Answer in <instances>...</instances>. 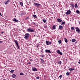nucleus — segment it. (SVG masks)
Masks as SVG:
<instances>
[{"label":"nucleus","mask_w":80,"mask_h":80,"mask_svg":"<svg viewBox=\"0 0 80 80\" xmlns=\"http://www.w3.org/2000/svg\"><path fill=\"white\" fill-rule=\"evenodd\" d=\"M66 60H67V59H66Z\"/></svg>","instance_id":"46"},{"label":"nucleus","mask_w":80,"mask_h":80,"mask_svg":"<svg viewBox=\"0 0 80 80\" xmlns=\"http://www.w3.org/2000/svg\"><path fill=\"white\" fill-rule=\"evenodd\" d=\"M14 42L16 43V45L17 47H18V48H19V46H18V42L17 41L15 40V41H14Z\"/></svg>","instance_id":"5"},{"label":"nucleus","mask_w":80,"mask_h":80,"mask_svg":"<svg viewBox=\"0 0 80 80\" xmlns=\"http://www.w3.org/2000/svg\"><path fill=\"white\" fill-rule=\"evenodd\" d=\"M45 52H46V53H51V51L49 50L46 49L45 50Z\"/></svg>","instance_id":"10"},{"label":"nucleus","mask_w":80,"mask_h":80,"mask_svg":"<svg viewBox=\"0 0 80 80\" xmlns=\"http://www.w3.org/2000/svg\"><path fill=\"white\" fill-rule=\"evenodd\" d=\"M4 33V32H2L1 33L2 34V35H3V34Z\"/></svg>","instance_id":"37"},{"label":"nucleus","mask_w":80,"mask_h":80,"mask_svg":"<svg viewBox=\"0 0 80 80\" xmlns=\"http://www.w3.org/2000/svg\"><path fill=\"white\" fill-rule=\"evenodd\" d=\"M56 0H55V1H56Z\"/></svg>","instance_id":"44"},{"label":"nucleus","mask_w":80,"mask_h":80,"mask_svg":"<svg viewBox=\"0 0 80 80\" xmlns=\"http://www.w3.org/2000/svg\"><path fill=\"white\" fill-rule=\"evenodd\" d=\"M32 16L34 17V18H37V16L35 15H33Z\"/></svg>","instance_id":"26"},{"label":"nucleus","mask_w":80,"mask_h":80,"mask_svg":"<svg viewBox=\"0 0 80 80\" xmlns=\"http://www.w3.org/2000/svg\"><path fill=\"white\" fill-rule=\"evenodd\" d=\"M20 75H23V73L22 72H21L20 73Z\"/></svg>","instance_id":"30"},{"label":"nucleus","mask_w":80,"mask_h":80,"mask_svg":"<svg viewBox=\"0 0 80 80\" xmlns=\"http://www.w3.org/2000/svg\"><path fill=\"white\" fill-rule=\"evenodd\" d=\"M29 64H30V62H29Z\"/></svg>","instance_id":"43"},{"label":"nucleus","mask_w":80,"mask_h":80,"mask_svg":"<svg viewBox=\"0 0 80 80\" xmlns=\"http://www.w3.org/2000/svg\"><path fill=\"white\" fill-rule=\"evenodd\" d=\"M74 7L75 8H77V4H76L74 5Z\"/></svg>","instance_id":"25"},{"label":"nucleus","mask_w":80,"mask_h":80,"mask_svg":"<svg viewBox=\"0 0 80 80\" xmlns=\"http://www.w3.org/2000/svg\"><path fill=\"white\" fill-rule=\"evenodd\" d=\"M64 41L66 43H67L68 42V41H67V39H66V38H64Z\"/></svg>","instance_id":"18"},{"label":"nucleus","mask_w":80,"mask_h":80,"mask_svg":"<svg viewBox=\"0 0 80 80\" xmlns=\"http://www.w3.org/2000/svg\"><path fill=\"white\" fill-rule=\"evenodd\" d=\"M41 61L42 62V63H45V61L43 59H40Z\"/></svg>","instance_id":"15"},{"label":"nucleus","mask_w":80,"mask_h":80,"mask_svg":"<svg viewBox=\"0 0 80 80\" xmlns=\"http://www.w3.org/2000/svg\"><path fill=\"white\" fill-rule=\"evenodd\" d=\"M27 32H34V31H33V30L31 28H29L27 29Z\"/></svg>","instance_id":"2"},{"label":"nucleus","mask_w":80,"mask_h":80,"mask_svg":"<svg viewBox=\"0 0 80 80\" xmlns=\"http://www.w3.org/2000/svg\"><path fill=\"white\" fill-rule=\"evenodd\" d=\"M76 12L77 13H80V11H79L78 10H77Z\"/></svg>","instance_id":"23"},{"label":"nucleus","mask_w":80,"mask_h":80,"mask_svg":"<svg viewBox=\"0 0 80 80\" xmlns=\"http://www.w3.org/2000/svg\"><path fill=\"white\" fill-rule=\"evenodd\" d=\"M7 2H10V0H7Z\"/></svg>","instance_id":"36"},{"label":"nucleus","mask_w":80,"mask_h":80,"mask_svg":"<svg viewBox=\"0 0 80 80\" xmlns=\"http://www.w3.org/2000/svg\"><path fill=\"white\" fill-rule=\"evenodd\" d=\"M78 63L79 64H80V62H78Z\"/></svg>","instance_id":"39"},{"label":"nucleus","mask_w":80,"mask_h":80,"mask_svg":"<svg viewBox=\"0 0 80 80\" xmlns=\"http://www.w3.org/2000/svg\"><path fill=\"white\" fill-rule=\"evenodd\" d=\"M4 3L5 4V5H7V3H8V2H7V1H6Z\"/></svg>","instance_id":"32"},{"label":"nucleus","mask_w":80,"mask_h":80,"mask_svg":"<svg viewBox=\"0 0 80 80\" xmlns=\"http://www.w3.org/2000/svg\"><path fill=\"white\" fill-rule=\"evenodd\" d=\"M58 63L59 65H61V63H62V62H61V61H60V62H58Z\"/></svg>","instance_id":"20"},{"label":"nucleus","mask_w":80,"mask_h":80,"mask_svg":"<svg viewBox=\"0 0 80 80\" xmlns=\"http://www.w3.org/2000/svg\"><path fill=\"white\" fill-rule=\"evenodd\" d=\"M20 3V5H21V6H23V3H22V2H21Z\"/></svg>","instance_id":"29"},{"label":"nucleus","mask_w":80,"mask_h":80,"mask_svg":"<svg viewBox=\"0 0 80 80\" xmlns=\"http://www.w3.org/2000/svg\"><path fill=\"white\" fill-rule=\"evenodd\" d=\"M58 22H62V20L59 18L57 19Z\"/></svg>","instance_id":"13"},{"label":"nucleus","mask_w":80,"mask_h":80,"mask_svg":"<svg viewBox=\"0 0 80 80\" xmlns=\"http://www.w3.org/2000/svg\"><path fill=\"white\" fill-rule=\"evenodd\" d=\"M42 21L44 23H46V22H47V20L45 19H42Z\"/></svg>","instance_id":"21"},{"label":"nucleus","mask_w":80,"mask_h":80,"mask_svg":"<svg viewBox=\"0 0 80 80\" xmlns=\"http://www.w3.org/2000/svg\"><path fill=\"white\" fill-rule=\"evenodd\" d=\"M13 21H14V22H18V21L15 18H14L13 20Z\"/></svg>","instance_id":"14"},{"label":"nucleus","mask_w":80,"mask_h":80,"mask_svg":"<svg viewBox=\"0 0 80 80\" xmlns=\"http://www.w3.org/2000/svg\"><path fill=\"white\" fill-rule=\"evenodd\" d=\"M46 43L47 44V45H50V44L52 43V42H49L48 41H46Z\"/></svg>","instance_id":"3"},{"label":"nucleus","mask_w":80,"mask_h":80,"mask_svg":"<svg viewBox=\"0 0 80 80\" xmlns=\"http://www.w3.org/2000/svg\"><path fill=\"white\" fill-rule=\"evenodd\" d=\"M57 53H58V54H59L60 55H63V53L61 52H60V50H58L57 51Z\"/></svg>","instance_id":"6"},{"label":"nucleus","mask_w":80,"mask_h":80,"mask_svg":"<svg viewBox=\"0 0 80 80\" xmlns=\"http://www.w3.org/2000/svg\"><path fill=\"white\" fill-rule=\"evenodd\" d=\"M75 29L76 30V31L78 33H79L80 32V29L78 28V27H76L75 28Z\"/></svg>","instance_id":"4"},{"label":"nucleus","mask_w":80,"mask_h":80,"mask_svg":"<svg viewBox=\"0 0 80 80\" xmlns=\"http://www.w3.org/2000/svg\"><path fill=\"white\" fill-rule=\"evenodd\" d=\"M0 15H1V16H2V14L1 13H0Z\"/></svg>","instance_id":"40"},{"label":"nucleus","mask_w":80,"mask_h":80,"mask_svg":"<svg viewBox=\"0 0 80 80\" xmlns=\"http://www.w3.org/2000/svg\"><path fill=\"white\" fill-rule=\"evenodd\" d=\"M59 29H60V30H62V29H63V26H62L60 25L59 26Z\"/></svg>","instance_id":"11"},{"label":"nucleus","mask_w":80,"mask_h":80,"mask_svg":"<svg viewBox=\"0 0 80 80\" xmlns=\"http://www.w3.org/2000/svg\"><path fill=\"white\" fill-rule=\"evenodd\" d=\"M44 27V28H47V25L45 26Z\"/></svg>","instance_id":"34"},{"label":"nucleus","mask_w":80,"mask_h":80,"mask_svg":"<svg viewBox=\"0 0 80 80\" xmlns=\"http://www.w3.org/2000/svg\"><path fill=\"white\" fill-rule=\"evenodd\" d=\"M14 72V70H11L10 71L11 73H13Z\"/></svg>","instance_id":"28"},{"label":"nucleus","mask_w":80,"mask_h":80,"mask_svg":"<svg viewBox=\"0 0 80 80\" xmlns=\"http://www.w3.org/2000/svg\"><path fill=\"white\" fill-rule=\"evenodd\" d=\"M69 73L68 72H67L66 73V75H67V76H68V75H69Z\"/></svg>","instance_id":"33"},{"label":"nucleus","mask_w":80,"mask_h":80,"mask_svg":"<svg viewBox=\"0 0 80 80\" xmlns=\"http://www.w3.org/2000/svg\"><path fill=\"white\" fill-rule=\"evenodd\" d=\"M34 5H35V6H40L41 5L37 2H35L34 3Z\"/></svg>","instance_id":"7"},{"label":"nucleus","mask_w":80,"mask_h":80,"mask_svg":"<svg viewBox=\"0 0 80 80\" xmlns=\"http://www.w3.org/2000/svg\"><path fill=\"white\" fill-rule=\"evenodd\" d=\"M69 70L70 71V72H71V71H72V70H75V68H69Z\"/></svg>","instance_id":"12"},{"label":"nucleus","mask_w":80,"mask_h":80,"mask_svg":"<svg viewBox=\"0 0 80 80\" xmlns=\"http://www.w3.org/2000/svg\"><path fill=\"white\" fill-rule=\"evenodd\" d=\"M64 24H65V22H62L61 23V25H64Z\"/></svg>","instance_id":"24"},{"label":"nucleus","mask_w":80,"mask_h":80,"mask_svg":"<svg viewBox=\"0 0 80 80\" xmlns=\"http://www.w3.org/2000/svg\"><path fill=\"white\" fill-rule=\"evenodd\" d=\"M62 75H60L59 76V78H60V79H61V78H62Z\"/></svg>","instance_id":"35"},{"label":"nucleus","mask_w":80,"mask_h":80,"mask_svg":"<svg viewBox=\"0 0 80 80\" xmlns=\"http://www.w3.org/2000/svg\"><path fill=\"white\" fill-rule=\"evenodd\" d=\"M28 17L26 18V20H27L28 19Z\"/></svg>","instance_id":"38"},{"label":"nucleus","mask_w":80,"mask_h":80,"mask_svg":"<svg viewBox=\"0 0 80 80\" xmlns=\"http://www.w3.org/2000/svg\"><path fill=\"white\" fill-rule=\"evenodd\" d=\"M36 79H39V78H40L39 77H36Z\"/></svg>","instance_id":"31"},{"label":"nucleus","mask_w":80,"mask_h":80,"mask_svg":"<svg viewBox=\"0 0 80 80\" xmlns=\"http://www.w3.org/2000/svg\"><path fill=\"white\" fill-rule=\"evenodd\" d=\"M56 27V26L55 25H54L53 26H52V28L53 29L55 30L56 29V28H55Z\"/></svg>","instance_id":"16"},{"label":"nucleus","mask_w":80,"mask_h":80,"mask_svg":"<svg viewBox=\"0 0 80 80\" xmlns=\"http://www.w3.org/2000/svg\"><path fill=\"white\" fill-rule=\"evenodd\" d=\"M29 36L30 34L29 33H26L25 34V36L24 37V38L25 39H27L29 37Z\"/></svg>","instance_id":"1"},{"label":"nucleus","mask_w":80,"mask_h":80,"mask_svg":"<svg viewBox=\"0 0 80 80\" xmlns=\"http://www.w3.org/2000/svg\"><path fill=\"white\" fill-rule=\"evenodd\" d=\"M32 71H35L36 72H37V69L35 67H32Z\"/></svg>","instance_id":"8"},{"label":"nucleus","mask_w":80,"mask_h":80,"mask_svg":"<svg viewBox=\"0 0 80 80\" xmlns=\"http://www.w3.org/2000/svg\"><path fill=\"white\" fill-rule=\"evenodd\" d=\"M12 78H15V77H16V75H15V74H12Z\"/></svg>","instance_id":"19"},{"label":"nucleus","mask_w":80,"mask_h":80,"mask_svg":"<svg viewBox=\"0 0 80 80\" xmlns=\"http://www.w3.org/2000/svg\"><path fill=\"white\" fill-rule=\"evenodd\" d=\"M58 42L59 44H60V43H61V42H62V41L60 40H59Z\"/></svg>","instance_id":"22"},{"label":"nucleus","mask_w":80,"mask_h":80,"mask_svg":"<svg viewBox=\"0 0 80 80\" xmlns=\"http://www.w3.org/2000/svg\"><path fill=\"white\" fill-rule=\"evenodd\" d=\"M3 80H7V79H3Z\"/></svg>","instance_id":"41"},{"label":"nucleus","mask_w":80,"mask_h":80,"mask_svg":"<svg viewBox=\"0 0 80 80\" xmlns=\"http://www.w3.org/2000/svg\"><path fill=\"white\" fill-rule=\"evenodd\" d=\"M72 5L73 7V5Z\"/></svg>","instance_id":"45"},{"label":"nucleus","mask_w":80,"mask_h":80,"mask_svg":"<svg viewBox=\"0 0 80 80\" xmlns=\"http://www.w3.org/2000/svg\"><path fill=\"white\" fill-rule=\"evenodd\" d=\"M71 13V11L70 10H68L67 11V12H66V14L67 15H69Z\"/></svg>","instance_id":"9"},{"label":"nucleus","mask_w":80,"mask_h":80,"mask_svg":"<svg viewBox=\"0 0 80 80\" xmlns=\"http://www.w3.org/2000/svg\"><path fill=\"white\" fill-rule=\"evenodd\" d=\"M75 41H76V40L75 39H73L72 40V42H75Z\"/></svg>","instance_id":"17"},{"label":"nucleus","mask_w":80,"mask_h":80,"mask_svg":"<svg viewBox=\"0 0 80 80\" xmlns=\"http://www.w3.org/2000/svg\"><path fill=\"white\" fill-rule=\"evenodd\" d=\"M74 28H73V27H72L71 28V29L72 30H74Z\"/></svg>","instance_id":"27"},{"label":"nucleus","mask_w":80,"mask_h":80,"mask_svg":"<svg viewBox=\"0 0 80 80\" xmlns=\"http://www.w3.org/2000/svg\"><path fill=\"white\" fill-rule=\"evenodd\" d=\"M30 61H32V59H30Z\"/></svg>","instance_id":"42"}]
</instances>
